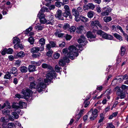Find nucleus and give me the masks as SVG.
<instances>
[{"label":"nucleus","instance_id":"54","mask_svg":"<svg viewBox=\"0 0 128 128\" xmlns=\"http://www.w3.org/2000/svg\"><path fill=\"white\" fill-rule=\"evenodd\" d=\"M53 52L52 50H49L46 53V55L49 57L51 56Z\"/></svg>","mask_w":128,"mask_h":128},{"label":"nucleus","instance_id":"43","mask_svg":"<svg viewBox=\"0 0 128 128\" xmlns=\"http://www.w3.org/2000/svg\"><path fill=\"white\" fill-rule=\"evenodd\" d=\"M76 29V28L74 26H72L69 29V31L70 32H74Z\"/></svg>","mask_w":128,"mask_h":128},{"label":"nucleus","instance_id":"55","mask_svg":"<svg viewBox=\"0 0 128 128\" xmlns=\"http://www.w3.org/2000/svg\"><path fill=\"white\" fill-rule=\"evenodd\" d=\"M50 44V45L52 48H53L56 47V43L54 42L50 41L49 42Z\"/></svg>","mask_w":128,"mask_h":128},{"label":"nucleus","instance_id":"37","mask_svg":"<svg viewBox=\"0 0 128 128\" xmlns=\"http://www.w3.org/2000/svg\"><path fill=\"white\" fill-rule=\"evenodd\" d=\"M10 73L8 72L6 73V74L4 76V78H5L8 79L11 78Z\"/></svg>","mask_w":128,"mask_h":128},{"label":"nucleus","instance_id":"53","mask_svg":"<svg viewBox=\"0 0 128 128\" xmlns=\"http://www.w3.org/2000/svg\"><path fill=\"white\" fill-rule=\"evenodd\" d=\"M60 54L59 53L56 52L54 55V58L55 59H58L60 57Z\"/></svg>","mask_w":128,"mask_h":128},{"label":"nucleus","instance_id":"3","mask_svg":"<svg viewBox=\"0 0 128 128\" xmlns=\"http://www.w3.org/2000/svg\"><path fill=\"white\" fill-rule=\"evenodd\" d=\"M37 82L38 84L36 85V82L35 81L31 82L30 88L32 89L35 88L36 87L38 91L40 92L46 87V85L44 83L43 80L41 78H40L37 80Z\"/></svg>","mask_w":128,"mask_h":128},{"label":"nucleus","instance_id":"15","mask_svg":"<svg viewBox=\"0 0 128 128\" xmlns=\"http://www.w3.org/2000/svg\"><path fill=\"white\" fill-rule=\"evenodd\" d=\"M120 78H115L114 79L112 82V83H113V82H116V81H117V80H118L120 79L122 80V81L123 80H126L128 79V76L126 74L124 75V76H120Z\"/></svg>","mask_w":128,"mask_h":128},{"label":"nucleus","instance_id":"52","mask_svg":"<svg viewBox=\"0 0 128 128\" xmlns=\"http://www.w3.org/2000/svg\"><path fill=\"white\" fill-rule=\"evenodd\" d=\"M55 68L56 71L57 72H60L61 69V68L58 65H56L55 66Z\"/></svg>","mask_w":128,"mask_h":128},{"label":"nucleus","instance_id":"47","mask_svg":"<svg viewBox=\"0 0 128 128\" xmlns=\"http://www.w3.org/2000/svg\"><path fill=\"white\" fill-rule=\"evenodd\" d=\"M2 113L3 114L6 115L10 113V111L7 109H4L2 111Z\"/></svg>","mask_w":128,"mask_h":128},{"label":"nucleus","instance_id":"63","mask_svg":"<svg viewBox=\"0 0 128 128\" xmlns=\"http://www.w3.org/2000/svg\"><path fill=\"white\" fill-rule=\"evenodd\" d=\"M77 10L79 13V12H81L83 10L82 8L80 7L78 8Z\"/></svg>","mask_w":128,"mask_h":128},{"label":"nucleus","instance_id":"50","mask_svg":"<svg viewBox=\"0 0 128 128\" xmlns=\"http://www.w3.org/2000/svg\"><path fill=\"white\" fill-rule=\"evenodd\" d=\"M46 6L49 7L50 10L53 9L55 8V6L54 5H50L48 4H47Z\"/></svg>","mask_w":128,"mask_h":128},{"label":"nucleus","instance_id":"62","mask_svg":"<svg viewBox=\"0 0 128 128\" xmlns=\"http://www.w3.org/2000/svg\"><path fill=\"white\" fill-rule=\"evenodd\" d=\"M51 48L52 47L50 45V44L49 43L46 45V49L48 50H50Z\"/></svg>","mask_w":128,"mask_h":128},{"label":"nucleus","instance_id":"27","mask_svg":"<svg viewBox=\"0 0 128 128\" xmlns=\"http://www.w3.org/2000/svg\"><path fill=\"white\" fill-rule=\"evenodd\" d=\"M114 36L117 39L119 40L120 41L122 40V38L120 35L117 33H115L114 34Z\"/></svg>","mask_w":128,"mask_h":128},{"label":"nucleus","instance_id":"1","mask_svg":"<svg viewBox=\"0 0 128 128\" xmlns=\"http://www.w3.org/2000/svg\"><path fill=\"white\" fill-rule=\"evenodd\" d=\"M68 49L69 50V52L67 48H64L62 50V52L64 54L65 56L59 61V64L61 66H63L65 65L66 63L69 62V58L73 60L78 55V49L74 46H70Z\"/></svg>","mask_w":128,"mask_h":128},{"label":"nucleus","instance_id":"4","mask_svg":"<svg viewBox=\"0 0 128 128\" xmlns=\"http://www.w3.org/2000/svg\"><path fill=\"white\" fill-rule=\"evenodd\" d=\"M38 17L40 19V21L42 24H50L51 25L56 24L54 20V16L50 15L49 16L48 20H46L44 18L45 15L42 13H39L38 15Z\"/></svg>","mask_w":128,"mask_h":128},{"label":"nucleus","instance_id":"64","mask_svg":"<svg viewBox=\"0 0 128 128\" xmlns=\"http://www.w3.org/2000/svg\"><path fill=\"white\" fill-rule=\"evenodd\" d=\"M6 48L4 49L2 51V52L1 54L2 55H4L6 53Z\"/></svg>","mask_w":128,"mask_h":128},{"label":"nucleus","instance_id":"60","mask_svg":"<svg viewBox=\"0 0 128 128\" xmlns=\"http://www.w3.org/2000/svg\"><path fill=\"white\" fill-rule=\"evenodd\" d=\"M84 103L85 104V105L84 106L85 108L87 107L88 105L89 104L90 102L89 101L87 102V101L85 100L84 101Z\"/></svg>","mask_w":128,"mask_h":128},{"label":"nucleus","instance_id":"10","mask_svg":"<svg viewBox=\"0 0 128 128\" xmlns=\"http://www.w3.org/2000/svg\"><path fill=\"white\" fill-rule=\"evenodd\" d=\"M78 42L82 46L86 45L87 43L86 39L84 35H82L80 38L78 40Z\"/></svg>","mask_w":128,"mask_h":128},{"label":"nucleus","instance_id":"28","mask_svg":"<svg viewBox=\"0 0 128 128\" xmlns=\"http://www.w3.org/2000/svg\"><path fill=\"white\" fill-rule=\"evenodd\" d=\"M49 11V10L48 8L46 7H44L41 8L39 13L40 14L42 13V14H44V12L46 11L48 12Z\"/></svg>","mask_w":128,"mask_h":128},{"label":"nucleus","instance_id":"57","mask_svg":"<svg viewBox=\"0 0 128 128\" xmlns=\"http://www.w3.org/2000/svg\"><path fill=\"white\" fill-rule=\"evenodd\" d=\"M40 55V54L39 53H38L37 54H34L32 55V57L33 58H36L38 57Z\"/></svg>","mask_w":128,"mask_h":128},{"label":"nucleus","instance_id":"23","mask_svg":"<svg viewBox=\"0 0 128 128\" xmlns=\"http://www.w3.org/2000/svg\"><path fill=\"white\" fill-rule=\"evenodd\" d=\"M8 70L9 71V72L10 74H14L17 72V70L16 68L13 67L10 69Z\"/></svg>","mask_w":128,"mask_h":128},{"label":"nucleus","instance_id":"48","mask_svg":"<svg viewBox=\"0 0 128 128\" xmlns=\"http://www.w3.org/2000/svg\"><path fill=\"white\" fill-rule=\"evenodd\" d=\"M32 28L31 26L28 29L26 30L25 33L26 34H28L32 30Z\"/></svg>","mask_w":128,"mask_h":128},{"label":"nucleus","instance_id":"21","mask_svg":"<svg viewBox=\"0 0 128 128\" xmlns=\"http://www.w3.org/2000/svg\"><path fill=\"white\" fill-rule=\"evenodd\" d=\"M72 12L73 15L75 16H79V13L77 10L74 8L72 9Z\"/></svg>","mask_w":128,"mask_h":128},{"label":"nucleus","instance_id":"6","mask_svg":"<svg viewBox=\"0 0 128 128\" xmlns=\"http://www.w3.org/2000/svg\"><path fill=\"white\" fill-rule=\"evenodd\" d=\"M97 34L100 35L102 38L106 39L112 40L113 38V37L110 35L107 34L102 32L101 30H98L97 31Z\"/></svg>","mask_w":128,"mask_h":128},{"label":"nucleus","instance_id":"7","mask_svg":"<svg viewBox=\"0 0 128 128\" xmlns=\"http://www.w3.org/2000/svg\"><path fill=\"white\" fill-rule=\"evenodd\" d=\"M22 93L26 98H28L32 96V92L30 89H26V90L23 89Z\"/></svg>","mask_w":128,"mask_h":128},{"label":"nucleus","instance_id":"16","mask_svg":"<svg viewBox=\"0 0 128 128\" xmlns=\"http://www.w3.org/2000/svg\"><path fill=\"white\" fill-rule=\"evenodd\" d=\"M12 107L14 109V110L15 111V112H18V114H20L21 110L20 109V108H19L18 106L13 105L12 106Z\"/></svg>","mask_w":128,"mask_h":128},{"label":"nucleus","instance_id":"18","mask_svg":"<svg viewBox=\"0 0 128 128\" xmlns=\"http://www.w3.org/2000/svg\"><path fill=\"white\" fill-rule=\"evenodd\" d=\"M43 28V26L40 23H38L36 24L35 28L38 30H41Z\"/></svg>","mask_w":128,"mask_h":128},{"label":"nucleus","instance_id":"12","mask_svg":"<svg viewBox=\"0 0 128 128\" xmlns=\"http://www.w3.org/2000/svg\"><path fill=\"white\" fill-rule=\"evenodd\" d=\"M95 7V6L91 3L88 4L87 5L83 6V9L84 10H88L89 9L93 10Z\"/></svg>","mask_w":128,"mask_h":128},{"label":"nucleus","instance_id":"32","mask_svg":"<svg viewBox=\"0 0 128 128\" xmlns=\"http://www.w3.org/2000/svg\"><path fill=\"white\" fill-rule=\"evenodd\" d=\"M14 48L16 49H17L18 48H20V49H22L23 48V47L22 44H15L14 46Z\"/></svg>","mask_w":128,"mask_h":128},{"label":"nucleus","instance_id":"40","mask_svg":"<svg viewBox=\"0 0 128 128\" xmlns=\"http://www.w3.org/2000/svg\"><path fill=\"white\" fill-rule=\"evenodd\" d=\"M80 20L84 22H86L88 21V19L84 16H80Z\"/></svg>","mask_w":128,"mask_h":128},{"label":"nucleus","instance_id":"19","mask_svg":"<svg viewBox=\"0 0 128 128\" xmlns=\"http://www.w3.org/2000/svg\"><path fill=\"white\" fill-rule=\"evenodd\" d=\"M19 68L20 71L22 73H26L28 71V68L26 66H21Z\"/></svg>","mask_w":128,"mask_h":128},{"label":"nucleus","instance_id":"29","mask_svg":"<svg viewBox=\"0 0 128 128\" xmlns=\"http://www.w3.org/2000/svg\"><path fill=\"white\" fill-rule=\"evenodd\" d=\"M125 46H123L121 48V54L122 56H123L124 54L126 51Z\"/></svg>","mask_w":128,"mask_h":128},{"label":"nucleus","instance_id":"25","mask_svg":"<svg viewBox=\"0 0 128 128\" xmlns=\"http://www.w3.org/2000/svg\"><path fill=\"white\" fill-rule=\"evenodd\" d=\"M103 20L105 22H107L111 21L112 18L110 16H106L104 18Z\"/></svg>","mask_w":128,"mask_h":128},{"label":"nucleus","instance_id":"2","mask_svg":"<svg viewBox=\"0 0 128 128\" xmlns=\"http://www.w3.org/2000/svg\"><path fill=\"white\" fill-rule=\"evenodd\" d=\"M42 67L44 68H46L51 70L49 72L47 73L46 76V78L44 79V82L45 83H48L50 82L52 80L53 78L56 77V72L52 70L53 68L50 66L46 63H44L42 65Z\"/></svg>","mask_w":128,"mask_h":128},{"label":"nucleus","instance_id":"24","mask_svg":"<svg viewBox=\"0 0 128 128\" xmlns=\"http://www.w3.org/2000/svg\"><path fill=\"white\" fill-rule=\"evenodd\" d=\"M40 50L38 47H34L32 48L31 49V52L32 53H35L38 52Z\"/></svg>","mask_w":128,"mask_h":128},{"label":"nucleus","instance_id":"5","mask_svg":"<svg viewBox=\"0 0 128 128\" xmlns=\"http://www.w3.org/2000/svg\"><path fill=\"white\" fill-rule=\"evenodd\" d=\"M88 116H89L90 119L92 120H94L98 115V110L96 109H95L94 110L91 109L89 111L88 114Z\"/></svg>","mask_w":128,"mask_h":128},{"label":"nucleus","instance_id":"45","mask_svg":"<svg viewBox=\"0 0 128 128\" xmlns=\"http://www.w3.org/2000/svg\"><path fill=\"white\" fill-rule=\"evenodd\" d=\"M84 28V27L82 26H79L77 28V31L78 33H80V31L83 30Z\"/></svg>","mask_w":128,"mask_h":128},{"label":"nucleus","instance_id":"11","mask_svg":"<svg viewBox=\"0 0 128 128\" xmlns=\"http://www.w3.org/2000/svg\"><path fill=\"white\" fill-rule=\"evenodd\" d=\"M86 36L88 38H90L91 39L90 40V42L95 41L96 36V35L94 34V32H88L86 33Z\"/></svg>","mask_w":128,"mask_h":128},{"label":"nucleus","instance_id":"20","mask_svg":"<svg viewBox=\"0 0 128 128\" xmlns=\"http://www.w3.org/2000/svg\"><path fill=\"white\" fill-rule=\"evenodd\" d=\"M19 106L20 108H25L26 106V104L24 102L22 101H20L19 102Z\"/></svg>","mask_w":128,"mask_h":128},{"label":"nucleus","instance_id":"59","mask_svg":"<svg viewBox=\"0 0 128 128\" xmlns=\"http://www.w3.org/2000/svg\"><path fill=\"white\" fill-rule=\"evenodd\" d=\"M66 45V43L65 42H63L62 43L59 44V46L60 47L63 48Z\"/></svg>","mask_w":128,"mask_h":128},{"label":"nucleus","instance_id":"58","mask_svg":"<svg viewBox=\"0 0 128 128\" xmlns=\"http://www.w3.org/2000/svg\"><path fill=\"white\" fill-rule=\"evenodd\" d=\"M15 124L17 126H18L20 128H23V127L21 126V124L18 121H15Z\"/></svg>","mask_w":128,"mask_h":128},{"label":"nucleus","instance_id":"34","mask_svg":"<svg viewBox=\"0 0 128 128\" xmlns=\"http://www.w3.org/2000/svg\"><path fill=\"white\" fill-rule=\"evenodd\" d=\"M12 117L15 119H17L18 118V115L16 112H13L12 113Z\"/></svg>","mask_w":128,"mask_h":128},{"label":"nucleus","instance_id":"13","mask_svg":"<svg viewBox=\"0 0 128 128\" xmlns=\"http://www.w3.org/2000/svg\"><path fill=\"white\" fill-rule=\"evenodd\" d=\"M56 16L58 19L64 20V18L62 16V13L61 10H57Z\"/></svg>","mask_w":128,"mask_h":128},{"label":"nucleus","instance_id":"35","mask_svg":"<svg viewBox=\"0 0 128 128\" xmlns=\"http://www.w3.org/2000/svg\"><path fill=\"white\" fill-rule=\"evenodd\" d=\"M45 40L44 38H42L39 40L38 42L41 46H42L43 45L45 44Z\"/></svg>","mask_w":128,"mask_h":128},{"label":"nucleus","instance_id":"8","mask_svg":"<svg viewBox=\"0 0 128 128\" xmlns=\"http://www.w3.org/2000/svg\"><path fill=\"white\" fill-rule=\"evenodd\" d=\"M101 14L102 16L108 15L112 11L111 8L110 7H106L102 8Z\"/></svg>","mask_w":128,"mask_h":128},{"label":"nucleus","instance_id":"44","mask_svg":"<svg viewBox=\"0 0 128 128\" xmlns=\"http://www.w3.org/2000/svg\"><path fill=\"white\" fill-rule=\"evenodd\" d=\"M55 34L56 36H57L59 37H62L64 36V34L57 32H55Z\"/></svg>","mask_w":128,"mask_h":128},{"label":"nucleus","instance_id":"30","mask_svg":"<svg viewBox=\"0 0 128 128\" xmlns=\"http://www.w3.org/2000/svg\"><path fill=\"white\" fill-rule=\"evenodd\" d=\"M13 40V43L14 44H17L19 43L20 42V39L17 37L14 38Z\"/></svg>","mask_w":128,"mask_h":128},{"label":"nucleus","instance_id":"38","mask_svg":"<svg viewBox=\"0 0 128 128\" xmlns=\"http://www.w3.org/2000/svg\"><path fill=\"white\" fill-rule=\"evenodd\" d=\"M70 12L64 11V12L62 13V16L65 17L66 18L68 16L70 15Z\"/></svg>","mask_w":128,"mask_h":128},{"label":"nucleus","instance_id":"31","mask_svg":"<svg viewBox=\"0 0 128 128\" xmlns=\"http://www.w3.org/2000/svg\"><path fill=\"white\" fill-rule=\"evenodd\" d=\"M116 31L118 30H120V32H122L124 35H126V34L124 31L121 27L119 26H116Z\"/></svg>","mask_w":128,"mask_h":128},{"label":"nucleus","instance_id":"26","mask_svg":"<svg viewBox=\"0 0 128 128\" xmlns=\"http://www.w3.org/2000/svg\"><path fill=\"white\" fill-rule=\"evenodd\" d=\"M15 127V125L14 123L12 122L9 123L8 124V127L6 128L4 126L3 128H14Z\"/></svg>","mask_w":128,"mask_h":128},{"label":"nucleus","instance_id":"39","mask_svg":"<svg viewBox=\"0 0 128 128\" xmlns=\"http://www.w3.org/2000/svg\"><path fill=\"white\" fill-rule=\"evenodd\" d=\"M28 41L31 44H34V39L31 36L28 38Z\"/></svg>","mask_w":128,"mask_h":128},{"label":"nucleus","instance_id":"56","mask_svg":"<svg viewBox=\"0 0 128 128\" xmlns=\"http://www.w3.org/2000/svg\"><path fill=\"white\" fill-rule=\"evenodd\" d=\"M65 37L66 38V39L67 40H70L72 38V37L70 35L67 34H66L65 35Z\"/></svg>","mask_w":128,"mask_h":128},{"label":"nucleus","instance_id":"49","mask_svg":"<svg viewBox=\"0 0 128 128\" xmlns=\"http://www.w3.org/2000/svg\"><path fill=\"white\" fill-rule=\"evenodd\" d=\"M63 28L64 29L67 30L70 27V25L68 23H65L63 26Z\"/></svg>","mask_w":128,"mask_h":128},{"label":"nucleus","instance_id":"9","mask_svg":"<svg viewBox=\"0 0 128 128\" xmlns=\"http://www.w3.org/2000/svg\"><path fill=\"white\" fill-rule=\"evenodd\" d=\"M97 26H98L101 28L102 29V27L100 24L99 21L96 20L91 22V26L92 28H94V30L98 29Z\"/></svg>","mask_w":128,"mask_h":128},{"label":"nucleus","instance_id":"22","mask_svg":"<svg viewBox=\"0 0 128 128\" xmlns=\"http://www.w3.org/2000/svg\"><path fill=\"white\" fill-rule=\"evenodd\" d=\"M28 70L29 72H33L36 70L35 66L32 65H29L28 67Z\"/></svg>","mask_w":128,"mask_h":128},{"label":"nucleus","instance_id":"42","mask_svg":"<svg viewBox=\"0 0 128 128\" xmlns=\"http://www.w3.org/2000/svg\"><path fill=\"white\" fill-rule=\"evenodd\" d=\"M9 104H10L8 102H6L4 103L3 105L1 106V108L3 109L6 106H8V108L9 106H10Z\"/></svg>","mask_w":128,"mask_h":128},{"label":"nucleus","instance_id":"17","mask_svg":"<svg viewBox=\"0 0 128 128\" xmlns=\"http://www.w3.org/2000/svg\"><path fill=\"white\" fill-rule=\"evenodd\" d=\"M1 120L3 122L2 125L3 127L4 126H5L6 124V123L8 122L9 121L8 120L6 117H2L1 118Z\"/></svg>","mask_w":128,"mask_h":128},{"label":"nucleus","instance_id":"14","mask_svg":"<svg viewBox=\"0 0 128 128\" xmlns=\"http://www.w3.org/2000/svg\"><path fill=\"white\" fill-rule=\"evenodd\" d=\"M116 94L118 96H120L121 99L124 98L126 96L125 93L121 90H118V91L116 92Z\"/></svg>","mask_w":128,"mask_h":128},{"label":"nucleus","instance_id":"41","mask_svg":"<svg viewBox=\"0 0 128 128\" xmlns=\"http://www.w3.org/2000/svg\"><path fill=\"white\" fill-rule=\"evenodd\" d=\"M64 11L70 12V10L69 6L67 5H65L64 7Z\"/></svg>","mask_w":128,"mask_h":128},{"label":"nucleus","instance_id":"61","mask_svg":"<svg viewBox=\"0 0 128 128\" xmlns=\"http://www.w3.org/2000/svg\"><path fill=\"white\" fill-rule=\"evenodd\" d=\"M103 87L102 86H97L96 88V90L100 91H101L102 90Z\"/></svg>","mask_w":128,"mask_h":128},{"label":"nucleus","instance_id":"33","mask_svg":"<svg viewBox=\"0 0 128 128\" xmlns=\"http://www.w3.org/2000/svg\"><path fill=\"white\" fill-rule=\"evenodd\" d=\"M24 53L23 52L21 51L18 53L16 56L19 58H21L24 57Z\"/></svg>","mask_w":128,"mask_h":128},{"label":"nucleus","instance_id":"51","mask_svg":"<svg viewBox=\"0 0 128 128\" xmlns=\"http://www.w3.org/2000/svg\"><path fill=\"white\" fill-rule=\"evenodd\" d=\"M106 128H115V127L111 123H109Z\"/></svg>","mask_w":128,"mask_h":128},{"label":"nucleus","instance_id":"36","mask_svg":"<svg viewBox=\"0 0 128 128\" xmlns=\"http://www.w3.org/2000/svg\"><path fill=\"white\" fill-rule=\"evenodd\" d=\"M94 14V12L92 11H90L88 12L87 15L88 18H91L93 17Z\"/></svg>","mask_w":128,"mask_h":128},{"label":"nucleus","instance_id":"46","mask_svg":"<svg viewBox=\"0 0 128 128\" xmlns=\"http://www.w3.org/2000/svg\"><path fill=\"white\" fill-rule=\"evenodd\" d=\"M6 52L8 54H11L13 52V50L12 48H9L8 49L6 48Z\"/></svg>","mask_w":128,"mask_h":128}]
</instances>
